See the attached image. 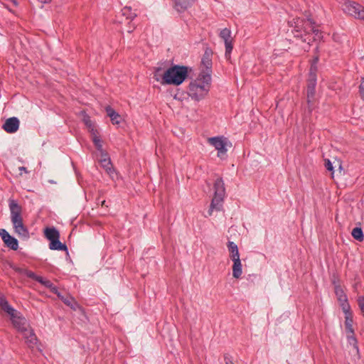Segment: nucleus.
Returning <instances> with one entry per match:
<instances>
[{
    "label": "nucleus",
    "mask_w": 364,
    "mask_h": 364,
    "mask_svg": "<svg viewBox=\"0 0 364 364\" xmlns=\"http://www.w3.org/2000/svg\"><path fill=\"white\" fill-rule=\"evenodd\" d=\"M290 27H293L292 33L295 38L310 46L315 38L312 34L318 36L319 30L316 28L315 22L311 18H295L289 21Z\"/></svg>",
    "instance_id": "1"
},
{
    "label": "nucleus",
    "mask_w": 364,
    "mask_h": 364,
    "mask_svg": "<svg viewBox=\"0 0 364 364\" xmlns=\"http://www.w3.org/2000/svg\"><path fill=\"white\" fill-rule=\"evenodd\" d=\"M8 202L11 221L15 233L21 238L28 239L29 232L27 227L23 224L21 205L18 204L17 200L12 198H9Z\"/></svg>",
    "instance_id": "2"
},
{
    "label": "nucleus",
    "mask_w": 364,
    "mask_h": 364,
    "mask_svg": "<svg viewBox=\"0 0 364 364\" xmlns=\"http://www.w3.org/2000/svg\"><path fill=\"white\" fill-rule=\"evenodd\" d=\"M188 75V67L185 65H173L164 72L162 85H173L178 86L185 81Z\"/></svg>",
    "instance_id": "3"
},
{
    "label": "nucleus",
    "mask_w": 364,
    "mask_h": 364,
    "mask_svg": "<svg viewBox=\"0 0 364 364\" xmlns=\"http://www.w3.org/2000/svg\"><path fill=\"white\" fill-rule=\"evenodd\" d=\"M214 196L211 200L209 215H212L213 210L220 211L222 209L224 197L225 195V188L222 178H218L214 183Z\"/></svg>",
    "instance_id": "4"
},
{
    "label": "nucleus",
    "mask_w": 364,
    "mask_h": 364,
    "mask_svg": "<svg viewBox=\"0 0 364 364\" xmlns=\"http://www.w3.org/2000/svg\"><path fill=\"white\" fill-rule=\"evenodd\" d=\"M210 84L205 82L199 75L196 80L190 83L188 94L193 100L199 101L207 94Z\"/></svg>",
    "instance_id": "5"
},
{
    "label": "nucleus",
    "mask_w": 364,
    "mask_h": 364,
    "mask_svg": "<svg viewBox=\"0 0 364 364\" xmlns=\"http://www.w3.org/2000/svg\"><path fill=\"white\" fill-rule=\"evenodd\" d=\"M212 54L211 49L207 48L203 55L201 63L204 66L205 70H203L200 75V78L206 83L210 82L211 81V73H212Z\"/></svg>",
    "instance_id": "6"
},
{
    "label": "nucleus",
    "mask_w": 364,
    "mask_h": 364,
    "mask_svg": "<svg viewBox=\"0 0 364 364\" xmlns=\"http://www.w3.org/2000/svg\"><path fill=\"white\" fill-rule=\"evenodd\" d=\"M0 307L4 311L11 316L14 325L16 328H20V324H23L22 322L25 321L24 318H21L18 315V313L17 311L9 304L8 301L4 296H0Z\"/></svg>",
    "instance_id": "7"
},
{
    "label": "nucleus",
    "mask_w": 364,
    "mask_h": 364,
    "mask_svg": "<svg viewBox=\"0 0 364 364\" xmlns=\"http://www.w3.org/2000/svg\"><path fill=\"white\" fill-rule=\"evenodd\" d=\"M343 10L355 18L364 20V7L355 1H345L343 4Z\"/></svg>",
    "instance_id": "8"
},
{
    "label": "nucleus",
    "mask_w": 364,
    "mask_h": 364,
    "mask_svg": "<svg viewBox=\"0 0 364 364\" xmlns=\"http://www.w3.org/2000/svg\"><path fill=\"white\" fill-rule=\"evenodd\" d=\"M317 68L315 65L312 64L309 73V78L307 80V103L310 106L311 100L314 99L316 92V85L317 82L316 77Z\"/></svg>",
    "instance_id": "9"
},
{
    "label": "nucleus",
    "mask_w": 364,
    "mask_h": 364,
    "mask_svg": "<svg viewBox=\"0 0 364 364\" xmlns=\"http://www.w3.org/2000/svg\"><path fill=\"white\" fill-rule=\"evenodd\" d=\"M209 142L218 151V156L221 159H225L228 151L226 146L228 141L223 137L215 136L210 138Z\"/></svg>",
    "instance_id": "10"
},
{
    "label": "nucleus",
    "mask_w": 364,
    "mask_h": 364,
    "mask_svg": "<svg viewBox=\"0 0 364 364\" xmlns=\"http://www.w3.org/2000/svg\"><path fill=\"white\" fill-rule=\"evenodd\" d=\"M12 268L16 272L20 274L26 275L27 277L39 282L40 284H41L42 285L47 288L51 287V284H53L51 281L46 279L41 276H38L33 272L28 270L27 269L21 268L16 266L12 267Z\"/></svg>",
    "instance_id": "11"
},
{
    "label": "nucleus",
    "mask_w": 364,
    "mask_h": 364,
    "mask_svg": "<svg viewBox=\"0 0 364 364\" xmlns=\"http://www.w3.org/2000/svg\"><path fill=\"white\" fill-rule=\"evenodd\" d=\"M219 36L224 41L225 46V55L227 59L230 58V54L233 48L232 41L233 38L231 36V31L229 28H225L220 31Z\"/></svg>",
    "instance_id": "12"
},
{
    "label": "nucleus",
    "mask_w": 364,
    "mask_h": 364,
    "mask_svg": "<svg viewBox=\"0 0 364 364\" xmlns=\"http://www.w3.org/2000/svg\"><path fill=\"white\" fill-rule=\"evenodd\" d=\"M0 236L6 247L13 250H18V240L11 236L5 229H0Z\"/></svg>",
    "instance_id": "13"
},
{
    "label": "nucleus",
    "mask_w": 364,
    "mask_h": 364,
    "mask_svg": "<svg viewBox=\"0 0 364 364\" xmlns=\"http://www.w3.org/2000/svg\"><path fill=\"white\" fill-rule=\"evenodd\" d=\"M22 323L23 324H20V328H18L24 333L23 336L28 347L30 348H33L37 344V337L32 329L28 330L26 327L21 326V325L24 324V321Z\"/></svg>",
    "instance_id": "14"
},
{
    "label": "nucleus",
    "mask_w": 364,
    "mask_h": 364,
    "mask_svg": "<svg viewBox=\"0 0 364 364\" xmlns=\"http://www.w3.org/2000/svg\"><path fill=\"white\" fill-rule=\"evenodd\" d=\"M20 125L19 119L16 117L7 119L4 123L2 128L5 132L9 134L15 133L18 131Z\"/></svg>",
    "instance_id": "15"
},
{
    "label": "nucleus",
    "mask_w": 364,
    "mask_h": 364,
    "mask_svg": "<svg viewBox=\"0 0 364 364\" xmlns=\"http://www.w3.org/2000/svg\"><path fill=\"white\" fill-rule=\"evenodd\" d=\"M174 3V8L178 12H183L188 9L196 0H172Z\"/></svg>",
    "instance_id": "16"
},
{
    "label": "nucleus",
    "mask_w": 364,
    "mask_h": 364,
    "mask_svg": "<svg viewBox=\"0 0 364 364\" xmlns=\"http://www.w3.org/2000/svg\"><path fill=\"white\" fill-rule=\"evenodd\" d=\"M102 156H105V159H100V164L106 172L111 175L114 172V168L110 158L107 152H102Z\"/></svg>",
    "instance_id": "17"
},
{
    "label": "nucleus",
    "mask_w": 364,
    "mask_h": 364,
    "mask_svg": "<svg viewBox=\"0 0 364 364\" xmlns=\"http://www.w3.org/2000/svg\"><path fill=\"white\" fill-rule=\"evenodd\" d=\"M49 248L52 250L65 251L68 254V249L65 243H62L59 238H55L50 242Z\"/></svg>",
    "instance_id": "18"
},
{
    "label": "nucleus",
    "mask_w": 364,
    "mask_h": 364,
    "mask_svg": "<svg viewBox=\"0 0 364 364\" xmlns=\"http://www.w3.org/2000/svg\"><path fill=\"white\" fill-rule=\"evenodd\" d=\"M341 301V306L345 314V316L352 315V311L350 309V304L348 302V299L346 294H341L338 298Z\"/></svg>",
    "instance_id": "19"
},
{
    "label": "nucleus",
    "mask_w": 364,
    "mask_h": 364,
    "mask_svg": "<svg viewBox=\"0 0 364 364\" xmlns=\"http://www.w3.org/2000/svg\"><path fill=\"white\" fill-rule=\"evenodd\" d=\"M105 110L113 124H119L120 123L122 117L114 109H113L110 106H107L106 107Z\"/></svg>",
    "instance_id": "20"
},
{
    "label": "nucleus",
    "mask_w": 364,
    "mask_h": 364,
    "mask_svg": "<svg viewBox=\"0 0 364 364\" xmlns=\"http://www.w3.org/2000/svg\"><path fill=\"white\" fill-rule=\"evenodd\" d=\"M44 235L50 242L55 238H60L59 231L54 227H48L44 229Z\"/></svg>",
    "instance_id": "21"
},
{
    "label": "nucleus",
    "mask_w": 364,
    "mask_h": 364,
    "mask_svg": "<svg viewBox=\"0 0 364 364\" xmlns=\"http://www.w3.org/2000/svg\"><path fill=\"white\" fill-rule=\"evenodd\" d=\"M92 135V141L96 147V149L102 154V152H106L102 149V141L99 136H97V132L95 128H92L90 131Z\"/></svg>",
    "instance_id": "22"
},
{
    "label": "nucleus",
    "mask_w": 364,
    "mask_h": 364,
    "mask_svg": "<svg viewBox=\"0 0 364 364\" xmlns=\"http://www.w3.org/2000/svg\"><path fill=\"white\" fill-rule=\"evenodd\" d=\"M232 276L235 279H239L242 273L240 259H232Z\"/></svg>",
    "instance_id": "23"
},
{
    "label": "nucleus",
    "mask_w": 364,
    "mask_h": 364,
    "mask_svg": "<svg viewBox=\"0 0 364 364\" xmlns=\"http://www.w3.org/2000/svg\"><path fill=\"white\" fill-rule=\"evenodd\" d=\"M228 248L230 252V257L232 260L240 258L238 247L234 242L229 241L228 242Z\"/></svg>",
    "instance_id": "24"
},
{
    "label": "nucleus",
    "mask_w": 364,
    "mask_h": 364,
    "mask_svg": "<svg viewBox=\"0 0 364 364\" xmlns=\"http://www.w3.org/2000/svg\"><path fill=\"white\" fill-rule=\"evenodd\" d=\"M122 16H124L127 20H129L128 24L131 23V21L135 18L136 16V14L132 11L130 6H125L122 9Z\"/></svg>",
    "instance_id": "25"
},
{
    "label": "nucleus",
    "mask_w": 364,
    "mask_h": 364,
    "mask_svg": "<svg viewBox=\"0 0 364 364\" xmlns=\"http://www.w3.org/2000/svg\"><path fill=\"white\" fill-rule=\"evenodd\" d=\"M60 300L67 306H70L72 309L75 310L78 306L74 298L70 296H64L60 294V297H58Z\"/></svg>",
    "instance_id": "26"
},
{
    "label": "nucleus",
    "mask_w": 364,
    "mask_h": 364,
    "mask_svg": "<svg viewBox=\"0 0 364 364\" xmlns=\"http://www.w3.org/2000/svg\"><path fill=\"white\" fill-rule=\"evenodd\" d=\"M353 314L349 316H345V328L346 333H354V329L353 328Z\"/></svg>",
    "instance_id": "27"
},
{
    "label": "nucleus",
    "mask_w": 364,
    "mask_h": 364,
    "mask_svg": "<svg viewBox=\"0 0 364 364\" xmlns=\"http://www.w3.org/2000/svg\"><path fill=\"white\" fill-rule=\"evenodd\" d=\"M351 235L355 240L359 242H362L364 240L363 232L362 228L360 227L354 228L352 230Z\"/></svg>",
    "instance_id": "28"
},
{
    "label": "nucleus",
    "mask_w": 364,
    "mask_h": 364,
    "mask_svg": "<svg viewBox=\"0 0 364 364\" xmlns=\"http://www.w3.org/2000/svg\"><path fill=\"white\" fill-rule=\"evenodd\" d=\"M347 334V340L350 345L353 346L355 349L358 350V341L355 336L354 333H346Z\"/></svg>",
    "instance_id": "29"
},
{
    "label": "nucleus",
    "mask_w": 364,
    "mask_h": 364,
    "mask_svg": "<svg viewBox=\"0 0 364 364\" xmlns=\"http://www.w3.org/2000/svg\"><path fill=\"white\" fill-rule=\"evenodd\" d=\"M163 69L161 68H156L154 72V78L156 81H160L161 84L162 85L163 82V75L164 73H162Z\"/></svg>",
    "instance_id": "30"
},
{
    "label": "nucleus",
    "mask_w": 364,
    "mask_h": 364,
    "mask_svg": "<svg viewBox=\"0 0 364 364\" xmlns=\"http://www.w3.org/2000/svg\"><path fill=\"white\" fill-rule=\"evenodd\" d=\"M324 166L328 171L331 172V175L333 176L334 173L333 166L331 161L329 159H326L324 160Z\"/></svg>",
    "instance_id": "31"
},
{
    "label": "nucleus",
    "mask_w": 364,
    "mask_h": 364,
    "mask_svg": "<svg viewBox=\"0 0 364 364\" xmlns=\"http://www.w3.org/2000/svg\"><path fill=\"white\" fill-rule=\"evenodd\" d=\"M83 121H84V123L90 129V131L92 130V128H94L93 127V124H92V122L90 119V117L89 116H86L84 117L83 119Z\"/></svg>",
    "instance_id": "32"
},
{
    "label": "nucleus",
    "mask_w": 364,
    "mask_h": 364,
    "mask_svg": "<svg viewBox=\"0 0 364 364\" xmlns=\"http://www.w3.org/2000/svg\"><path fill=\"white\" fill-rule=\"evenodd\" d=\"M48 289L52 293L56 294L58 297H60V292L58 291V287L55 286L53 284H52L51 287H48Z\"/></svg>",
    "instance_id": "33"
},
{
    "label": "nucleus",
    "mask_w": 364,
    "mask_h": 364,
    "mask_svg": "<svg viewBox=\"0 0 364 364\" xmlns=\"http://www.w3.org/2000/svg\"><path fill=\"white\" fill-rule=\"evenodd\" d=\"M48 289L52 293L56 294L58 297H60V292L58 291V287L55 286L53 284H52L51 287H48Z\"/></svg>",
    "instance_id": "34"
},
{
    "label": "nucleus",
    "mask_w": 364,
    "mask_h": 364,
    "mask_svg": "<svg viewBox=\"0 0 364 364\" xmlns=\"http://www.w3.org/2000/svg\"><path fill=\"white\" fill-rule=\"evenodd\" d=\"M48 289L52 293L56 294L58 297H60V292L58 291V287L55 286L53 284H52L51 287H48Z\"/></svg>",
    "instance_id": "35"
},
{
    "label": "nucleus",
    "mask_w": 364,
    "mask_h": 364,
    "mask_svg": "<svg viewBox=\"0 0 364 364\" xmlns=\"http://www.w3.org/2000/svg\"><path fill=\"white\" fill-rule=\"evenodd\" d=\"M359 92H360V94L363 97H364V77H362V79L360 80V83L359 85Z\"/></svg>",
    "instance_id": "36"
},
{
    "label": "nucleus",
    "mask_w": 364,
    "mask_h": 364,
    "mask_svg": "<svg viewBox=\"0 0 364 364\" xmlns=\"http://www.w3.org/2000/svg\"><path fill=\"white\" fill-rule=\"evenodd\" d=\"M135 28H136V27H135V26H134V25L131 26V25L129 24V29L127 30V32H128V33H132V32L135 29Z\"/></svg>",
    "instance_id": "37"
},
{
    "label": "nucleus",
    "mask_w": 364,
    "mask_h": 364,
    "mask_svg": "<svg viewBox=\"0 0 364 364\" xmlns=\"http://www.w3.org/2000/svg\"><path fill=\"white\" fill-rule=\"evenodd\" d=\"M19 170L21 171H24L25 173L28 172L26 168L24 167V166L19 167Z\"/></svg>",
    "instance_id": "38"
},
{
    "label": "nucleus",
    "mask_w": 364,
    "mask_h": 364,
    "mask_svg": "<svg viewBox=\"0 0 364 364\" xmlns=\"http://www.w3.org/2000/svg\"><path fill=\"white\" fill-rule=\"evenodd\" d=\"M38 1L43 4H47L50 1V0H38Z\"/></svg>",
    "instance_id": "39"
},
{
    "label": "nucleus",
    "mask_w": 364,
    "mask_h": 364,
    "mask_svg": "<svg viewBox=\"0 0 364 364\" xmlns=\"http://www.w3.org/2000/svg\"><path fill=\"white\" fill-rule=\"evenodd\" d=\"M318 60V58L316 57L315 59H314V63H316Z\"/></svg>",
    "instance_id": "40"
},
{
    "label": "nucleus",
    "mask_w": 364,
    "mask_h": 364,
    "mask_svg": "<svg viewBox=\"0 0 364 364\" xmlns=\"http://www.w3.org/2000/svg\"><path fill=\"white\" fill-rule=\"evenodd\" d=\"M105 200H102V201H101V204H102V205H105Z\"/></svg>",
    "instance_id": "41"
},
{
    "label": "nucleus",
    "mask_w": 364,
    "mask_h": 364,
    "mask_svg": "<svg viewBox=\"0 0 364 364\" xmlns=\"http://www.w3.org/2000/svg\"><path fill=\"white\" fill-rule=\"evenodd\" d=\"M339 168L341 170L342 169V166H341V164L339 162Z\"/></svg>",
    "instance_id": "42"
},
{
    "label": "nucleus",
    "mask_w": 364,
    "mask_h": 364,
    "mask_svg": "<svg viewBox=\"0 0 364 364\" xmlns=\"http://www.w3.org/2000/svg\"><path fill=\"white\" fill-rule=\"evenodd\" d=\"M100 159H105V156H101V158H100Z\"/></svg>",
    "instance_id": "43"
}]
</instances>
